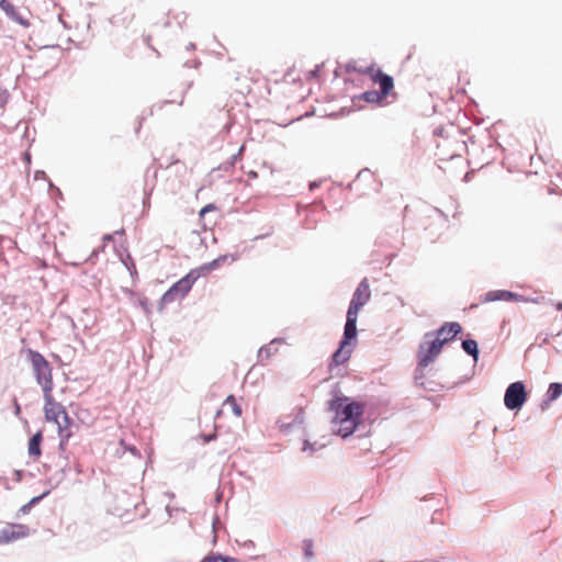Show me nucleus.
Masks as SVG:
<instances>
[{"mask_svg":"<svg viewBox=\"0 0 562 562\" xmlns=\"http://www.w3.org/2000/svg\"><path fill=\"white\" fill-rule=\"evenodd\" d=\"M370 296L371 292L369 282L368 279L364 278L353 292L347 311L342 339L339 344V348L333 355V361L336 364H342L350 358L352 352L351 340H355L357 337L358 314L359 311L369 302Z\"/></svg>","mask_w":562,"mask_h":562,"instance_id":"1","label":"nucleus"},{"mask_svg":"<svg viewBox=\"0 0 562 562\" xmlns=\"http://www.w3.org/2000/svg\"><path fill=\"white\" fill-rule=\"evenodd\" d=\"M328 408L335 414L331 420L333 431L342 438L352 435L360 423L363 406L347 396H335L329 401Z\"/></svg>","mask_w":562,"mask_h":562,"instance_id":"2","label":"nucleus"},{"mask_svg":"<svg viewBox=\"0 0 562 562\" xmlns=\"http://www.w3.org/2000/svg\"><path fill=\"white\" fill-rule=\"evenodd\" d=\"M30 359L37 383L42 386L44 395L53 390L52 369L47 360L37 351H30Z\"/></svg>","mask_w":562,"mask_h":562,"instance_id":"3","label":"nucleus"},{"mask_svg":"<svg viewBox=\"0 0 562 562\" xmlns=\"http://www.w3.org/2000/svg\"><path fill=\"white\" fill-rule=\"evenodd\" d=\"M431 334L425 335V340L419 345L417 357L418 364L420 367L429 366L435 358L441 352L442 349V340L441 338L429 339Z\"/></svg>","mask_w":562,"mask_h":562,"instance_id":"4","label":"nucleus"},{"mask_svg":"<svg viewBox=\"0 0 562 562\" xmlns=\"http://www.w3.org/2000/svg\"><path fill=\"white\" fill-rule=\"evenodd\" d=\"M527 401V392L522 382L509 384L505 392L504 404L508 409H518Z\"/></svg>","mask_w":562,"mask_h":562,"instance_id":"5","label":"nucleus"},{"mask_svg":"<svg viewBox=\"0 0 562 562\" xmlns=\"http://www.w3.org/2000/svg\"><path fill=\"white\" fill-rule=\"evenodd\" d=\"M449 138V136L440 137L437 142L439 156L443 160L461 156V153L464 148V142L460 140L459 137H451V140Z\"/></svg>","mask_w":562,"mask_h":562,"instance_id":"6","label":"nucleus"},{"mask_svg":"<svg viewBox=\"0 0 562 562\" xmlns=\"http://www.w3.org/2000/svg\"><path fill=\"white\" fill-rule=\"evenodd\" d=\"M374 82L380 86V91L369 90L361 93L358 99L364 100L368 103H379L383 97L386 95V74L379 70L375 76H372Z\"/></svg>","mask_w":562,"mask_h":562,"instance_id":"7","label":"nucleus"},{"mask_svg":"<svg viewBox=\"0 0 562 562\" xmlns=\"http://www.w3.org/2000/svg\"><path fill=\"white\" fill-rule=\"evenodd\" d=\"M228 258L227 255L220 256L218 258L207 262L199 268L192 269L188 274L183 277L187 280L188 284L192 288L194 282L205 276L206 273L217 269L222 262H224Z\"/></svg>","mask_w":562,"mask_h":562,"instance_id":"8","label":"nucleus"},{"mask_svg":"<svg viewBox=\"0 0 562 562\" xmlns=\"http://www.w3.org/2000/svg\"><path fill=\"white\" fill-rule=\"evenodd\" d=\"M190 290L191 286L188 284L187 280L181 278L167 292H165L160 300L161 304L167 305L175 302L176 300L183 299Z\"/></svg>","mask_w":562,"mask_h":562,"instance_id":"9","label":"nucleus"},{"mask_svg":"<svg viewBox=\"0 0 562 562\" xmlns=\"http://www.w3.org/2000/svg\"><path fill=\"white\" fill-rule=\"evenodd\" d=\"M304 411L297 408L292 415L281 417L277 424L279 429L284 434H290L295 427H300L304 423Z\"/></svg>","mask_w":562,"mask_h":562,"instance_id":"10","label":"nucleus"},{"mask_svg":"<svg viewBox=\"0 0 562 562\" xmlns=\"http://www.w3.org/2000/svg\"><path fill=\"white\" fill-rule=\"evenodd\" d=\"M45 400V417L48 422L53 420L58 425V429L63 431V424L60 422V414L63 413L64 408L60 406V404L56 403L53 400L52 392H47V395H44Z\"/></svg>","mask_w":562,"mask_h":562,"instance_id":"11","label":"nucleus"},{"mask_svg":"<svg viewBox=\"0 0 562 562\" xmlns=\"http://www.w3.org/2000/svg\"><path fill=\"white\" fill-rule=\"evenodd\" d=\"M485 302H493V301H515V302H526L527 299H525L522 295L506 291V290H495L490 291L485 294L484 297Z\"/></svg>","mask_w":562,"mask_h":562,"instance_id":"12","label":"nucleus"},{"mask_svg":"<svg viewBox=\"0 0 562 562\" xmlns=\"http://www.w3.org/2000/svg\"><path fill=\"white\" fill-rule=\"evenodd\" d=\"M462 327L457 322L445 323L437 331L436 337L441 338L442 344L452 340L458 334H460Z\"/></svg>","mask_w":562,"mask_h":562,"instance_id":"13","label":"nucleus"},{"mask_svg":"<svg viewBox=\"0 0 562 562\" xmlns=\"http://www.w3.org/2000/svg\"><path fill=\"white\" fill-rule=\"evenodd\" d=\"M282 338H274L268 345L262 346L258 350V362L263 363L265 360H268L271 356L278 352V345L282 344Z\"/></svg>","mask_w":562,"mask_h":562,"instance_id":"14","label":"nucleus"},{"mask_svg":"<svg viewBox=\"0 0 562 562\" xmlns=\"http://www.w3.org/2000/svg\"><path fill=\"white\" fill-rule=\"evenodd\" d=\"M25 527L22 525L11 526L2 529L0 535V542H10L25 536Z\"/></svg>","mask_w":562,"mask_h":562,"instance_id":"15","label":"nucleus"},{"mask_svg":"<svg viewBox=\"0 0 562 562\" xmlns=\"http://www.w3.org/2000/svg\"><path fill=\"white\" fill-rule=\"evenodd\" d=\"M3 11L5 12L7 16L11 19L12 21L19 23L20 25L27 27L29 26V20L24 13L19 11L13 4L8 3L3 8Z\"/></svg>","mask_w":562,"mask_h":562,"instance_id":"16","label":"nucleus"},{"mask_svg":"<svg viewBox=\"0 0 562 562\" xmlns=\"http://www.w3.org/2000/svg\"><path fill=\"white\" fill-rule=\"evenodd\" d=\"M43 440L42 432L38 431L32 436L29 441V454L31 457H40L41 456V443Z\"/></svg>","mask_w":562,"mask_h":562,"instance_id":"17","label":"nucleus"},{"mask_svg":"<svg viewBox=\"0 0 562 562\" xmlns=\"http://www.w3.org/2000/svg\"><path fill=\"white\" fill-rule=\"evenodd\" d=\"M60 422L63 424V432L61 430L59 429V435H60V447L63 448L65 441L70 437V432H66L69 424H70V418L69 416L67 415V413L65 412V409L63 411V413L60 414Z\"/></svg>","mask_w":562,"mask_h":562,"instance_id":"18","label":"nucleus"},{"mask_svg":"<svg viewBox=\"0 0 562 562\" xmlns=\"http://www.w3.org/2000/svg\"><path fill=\"white\" fill-rule=\"evenodd\" d=\"M201 562H237V559L221 553H212L204 557Z\"/></svg>","mask_w":562,"mask_h":562,"instance_id":"19","label":"nucleus"},{"mask_svg":"<svg viewBox=\"0 0 562 562\" xmlns=\"http://www.w3.org/2000/svg\"><path fill=\"white\" fill-rule=\"evenodd\" d=\"M462 348L467 353L473 356L474 359L477 358L479 350H477V344L475 340H473V339L463 340Z\"/></svg>","mask_w":562,"mask_h":562,"instance_id":"20","label":"nucleus"},{"mask_svg":"<svg viewBox=\"0 0 562 562\" xmlns=\"http://www.w3.org/2000/svg\"><path fill=\"white\" fill-rule=\"evenodd\" d=\"M562 394V383H551L548 390V396L551 401L557 400Z\"/></svg>","mask_w":562,"mask_h":562,"instance_id":"21","label":"nucleus"},{"mask_svg":"<svg viewBox=\"0 0 562 562\" xmlns=\"http://www.w3.org/2000/svg\"><path fill=\"white\" fill-rule=\"evenodd\" d=\"M224 405H229L235 416H241V407L237 404L234 395H228L224 402Z\"/></svg>","mask_w":562,"mask_h":562,"instance_id":"22","label":"nucleus"},{"mask_svg":"<svg viewBox=\"0 0 562 562\" xmlns=\"http://www.w3.org/2000/svg\"><path fill=\"white\" fill-rule=\"evenodd\" d=\"M317 443L316 442H310L308 440H305L303 442L302 451L308 452L310 454L314 453L317 450Z\"/></svg>","mask_w":562,"mask_h":562,"instance_id":"23","label":"nucleus"},{"mask_svg":"<svg viewBox=\"0 0 562 562\" xmlns=\"http://www.w3.org/2000/svg\"><path fill=\"white\" fill-rule=\"evenodd\" d=\"M370 177H371V172L368 169H363V170L359 171L357 175V179L350 184V188H352L357 183L358 180L367 179Z\"/></svg>","mask_w":562,"mask_h":562,"instance_id":"24","label":"nucleus"},{"mask_svg":"<svg viewBox=\"0 0 562 562\" xmlns=\"http://www.w3.org/2000/svg\"><path fill=\"white\" fill-rule=\"evenodd\" d=\"M347 69L348 70L353 69V70H356L358 72L372 71L371 67L362 68V67L352 66L351 64H348Z\"/></svg>","mask_w":562,"mask_h":562,"instance_id":"25","label":"nucleus"},{"mask_svg":"<svg viewBox=\"0 0 562 562\" xmlns=\"http://www.w3.org/2000/svg\"><path fill=\"white\" fill-rule=\"evenodd\" d=\"M214 210H215V206L213 204H207L204 207H202V210L200 211V215L204 216V214H206L207 212L214 211Z\"/></svg>","mask_w":562,"mask_h":562,"instance_id":"26","label":"nucleus"},{"mask_svg":"<svg viewBox=\"0 0 562 562\" xmlns=\"http://www.w3.org/2000/svg\"><path fill=\"white\" fill-rule=\"evenodd\" d=\"M304 553L308 558L313 555V547L311 542L305 543Z\"/></svg>","mask_w":562,"mask_h":562,"instance_id":"27","label":"nucleus"},{"mask_svg":"<svg viewBox=\"0 0 562 562\" xmlns=\"http://www.w3.org/2000/svg\"><path fill=\"white\" fill-rule=\"evenodd\" d=\"M244 149H245V146H241L238 149V151L235 155H233V157H232L233 164H235L241 157Z\"/></svg>","mask_w":562,"mask_h":562,"instance_id":"28","label":"nucleus"},{"mask_svg":"<svg viewBox=\"0 0 562 562\" xmlns=\"http://www.w3.org/2000/svg\"><path fill=\"white\" fill-rule=\"evenodd\" d=\"M46 494H43L41 496L33 497L27 504L31 506V508L37 504Z\"/></svg>","mask_w":562,"mask_h":562,"instance_id":"29","label":"nucleus"},{"mask_svg":"<svg viewBox=\"0 0 562 562\" xmlns=\"http://www.w3.org/2000/svg\"><path fill=\"white\" fill-rule=\"evenodd\" d=\"M46 494H43L41 496L33 497L27 504L31 506V508L37 504Z\"/></svg>","mask_w":562,"mask_h":562,"instance_id":"30","label":"nucleus"},{"mask_svg":"<svg viewBox=\"0 0 562 562\" xmlns=\"http://www.w3.org/2000/svg\"><path fill=\"white\" fill-rule=\"evenodd\" d=\"M31 510V506L29 504H25L23 505L21 508H20V512L22 514H27Z\"/></svg>","mask_w":562,"mask_h":562,"instance_id":"31","label":"nucleus"},{"mask_svg":"<svg viewBox=\"0 0 562 562\" xmlns=\"http://www.w3.org/2000/svg\"><path fill=\"white\" fill-rule=\"evenodd\" d=\"M45 178H46V175L44 171L38 170L35 172V179H45Z\"/></svg>","mask_w":562,"mask_h":562,"instance_id":"32","label":"nucleus"},{"mask_svg":"<svg viewBox=\"0 0 562 562\" xmlns=\"http://www.w3.org/2000/svg\"><path fill=\"white\" fill-rule=\"evenodd\" d=\"M387 82H389V97H390L392 94V89H393V79H392V77L389 76Z\"/></svg>","mask_w":562,"mask_h":562,"instance_id":"33","label":"nucleus"},{"mask_svg":"<svg viewBox=\"0 0 562 562\" xmlns=\"http://www.w3.org/2000/svg\"><path fill=\"white\" fill-rule=\"evenodd\" d=\"M317 187H318V183H317V182H311V184H310V189H311V190H314V189H315V188H317Z\"/></svg>","mask_w":562,"mask_h":562,"instance_id":"34","label":"nucleus"},{"mask_svg":"<svg viewBox=\"0 0 562 562\" xmlns=\"http://www.w3.org/2000/svg\"><path fill=\"white\" fill-rule=\"evenodd\" d=\"M555 308L562 312V302L557 303Z\"/></svg>","mask_w":562,"mask_h":562,"instance_id":"35","label":"nucleus"},{"mask_svg":"<svg viewBox=\"0 0 562 562\" xmlns=\"http://www.w3.org/2000/svg\"><path fill=\"white\" fill-rule=\"evenodd\" d=\"M7 0H0V7L3 9L8 4Z\"/></svg>","mask_w":562,"mask_h":562,"instance_id":"36","label":"nucleus"},{"mask_svg":"<svg viewBox=\"0 0 562 562\" xmlns=\"http://www.w3.org/2000/svg\"><path fill=\"white\" fill-rule=\"evenodd\" d=\"M268 235H269V234L256 236V237L254 238V240H258V239L263 238V237H266V236H268Z\"/></svg>","mask_w":562,"mask_h":562,"instance_id":"37","label":"nucleus"},{"mask_svg":"<svg viewBox=\"0 0 562 562\" xmlns=\"http://www.w3.org/2000/svg\"><path fill=\"white\" fill-rule=\"evenodd\" d=\"M20 413V405L15 403V414L18 415Z\"/></svg>","mask_w":562,"mask_h":562,"instance_id":"38","label":"nucleus"},{"mask_svg":"<svg viewBox=\"0 0 562 562\" xmlns=\"http://www.w3.org/2000/svg\"><path fill=\"white\" fill-rule=\"evenodd\" d=\"M130 451H131L133 454H137V449H136L135 447L130 448Z\"/></svg>","mask_w":562,"mask_h":562,"instance_id":"39","label":"nucleus"},{"mask_svg":"<svg viewBox=\"0 0 562 562\" xmlns=\"http://www.w3.org/2000/svg\"><path fill=\"white\" fill-rule=\"evenodd\" d=\"M112 239V235H105L104 236V240H111Z\"/></svg>","mask_w":562,"mask_h":562,"instance_id":"40","label":"nucleus"},{"mask_svg":"<svg viewBox=\"0 0 562 562\" xmlns=\"http://www.w3.org/2000/svg\"><path fill=\"white\" fill-rule=\"evenodd\" d=\"M193 48H194V44L191 43L188 45V49H193Z\"/></svg>","mask_w":562,"mask_h":562,"instance_id":"41","label":"nucleus"},{"mask_svg":"<svg viewBox=\"0 0 562 562\" xmlns=\"http://www.w3.org/2000/svg\"><path fill=\"white\" fill-rule=\"evenodd\" d=\"M25 160H30V155L29 154H25Z\"/></svg>","mask_w":562,"mask_h":562,"instance_id":"42","label":"nucleus"},{"mask_svg":"<svg viewBox=\"0 0 562 562\" xmlns=\"http://www.w3.org/2000/svg\"><path fill=\"white\" fill-rule=\"evenodd\" d=\"M25 160H30V155L29 154H25Z\"/></svg>","mask_w":562,"mask_h":562,"instance_id":"43","label":"nucleus"},{"mask_svg":"<svg viewBox=\"0 0 562 562\" xmlns=\"http://www.w3.org/2000/svg\"><path fill=\"white\" fill-rule=\"evenodd\" d=\"M231 258H232V261H235L237 259V257H235V256H231Z\"/></svg>","mask_w":562,"mask_h":562,"instance_id":"44","label":"nucleus"},{"mask_svg":"<svg viewBox=\"0 0 562 562\" xmlns=\"http://www.w3.org/2000/svg\"><path fill=\"white\" fill-rule=\"evenodd\" d=\"M123 233V229L122 231H116L115 234H122Z\"/></svg>","mask_w":562,"mask_h":562,"instance_id":"45","label":"nucleus"},{"mask_svg":"<svg viewBox=\"0 0 562 562\" xmlns=\"http://www.w3.org/2000/svg\"><path fill=\"white\" fill-rule=\"evenodd\" d=\"M237 562H240V561L237 559Z\"/></svg>","mask_w":562,"mask_h":562,"instance_id":"46","label":"nucleus"}]
</instances>
